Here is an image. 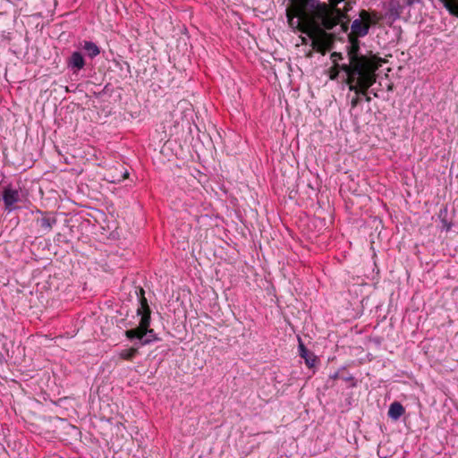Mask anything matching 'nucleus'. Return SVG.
<instances>
[{"instance_id": "obj_12", "label": "nucleus", "mask_w": 458, "mask_h": 458, "mask_svg": "<svg viewBox=\"0 0 458 458\" xmlns=\"http://www.w3.org/2000/svg\"><path fill=\"white\" fill-rule=\"evenodd\" d=\"M405 412L404 407L399 402H394L390 404L388 410V417L394 420H398Z\"/></svg>"}, {"instance_id": "obj_13", "label": "nucleus", "mask_w": 458, "mask_h": 458, "mask_svg": "<svg viewBox=\"0 0 458 458\" xmlns=\"http://www.w3.org/2000/svg\"><path fill=\"white\" fill-rule=\"evenodd\" d=\"M140 347L139 343H135L134 346L120 351L118 355L122 360L131 361L139 354Z\"/></svg>"}, {"instance_id": "obj_23", "label": "nucleus", "mask_w": 458, "mask_h": 458, "mask_svg": "<svg viewBox=\"0 0 458 458\" xmlns=\"http://www.w3.org/2000/svg\"><path fill=\"white\" fill-rule=\"evenodd\" d=\"M341 25V30L343 32H347L349 30V23H348V21H342L340 23Z\"/></svg>"}, {"instance_id": "obj_25", "label": "nucleus", "mask_w": 458, "mask_h": 458, "mask_svg": "<svg viewBox=\"0 0 458 458\" xmlns=\"http://www.w3.org/2000/svg\"><path fill=\"white\" fill-rule=\"evenodd\" d=\"M443 222H444V227L445 228V230L446 231L450 230L451 225L447 224L445 221H443Z\"/></svg>"}, {"instance_id": "obj_9", "label": "nucleus", "mask_w": 458, "mask_h": 458, "mask_svg": "<svg viewBox=\"0 0 458 458\" xmlns=\"http://www.w3.org/2000/svg\"><path fill=\"white\" fill-rule=\"evenodd\" d=\"M86 64L85 58L80 51H74L66 59L67 68L73 73L78 72L84 68Z\"/></svg>"}, {"instance_id": "obj_16", "label": "nucleus", "mask_w": 458, "mask_h": 458, "mask_svg": "<svg viewBox=\"0 0 458 458\" xmlns=\"http://www.w3.org/2000/svg\"><path fill=\"white\" fill-rule=\"evenodd\" d=\"M112 91H113V89H111V84L107 83V84L105 85V87L103 88L102 90H100V91H93L92 95L96 98H101L104 95H106L107 93H110Z\"/></svg>"}, {"instance_id": "obj_5", "label": "nucleus", "mask_w": 458, "mask_h": 458, "mask_svg": "<svg viewBox=\"0 0 458 458\" xmlns=\"http://www.w3.org/2000/svg\"><path fill=\"white\" fill-rule=\"evenodd\" d=\"M379 18L376 13H369L362 9L359 12V19H355L351 25V32L348 35L364 38L369 32L371 26L378 22Z\"/></svg>"}, {"instance_id": "obj_2", "label": "nucleus", "mask_w": 458, "mask_h": 458, "mask_svg": "<svg viewBox=\"0 0 458 458\" xmlns=\"http://www.w3.org/2000/svg\"><path fill=\"white\" fill-rule=\"evenodd\" d=\"M286 18L291 28L306 34L311 39L312 48L325 55L335 47L336 35L332 30L326 29L322 21L306 11H299L294 4H289L286 9Z\"/></svg>"}, {"instance_id": "obj_18", "label": "nucleus", "mask_w": 458, "mask_h": 458, "mask_svg": "<svg viewBox=\"0 0 458 458\" xmlns=\"http://www.w3.org/2000/svg\"><path fill=\"white\" fill-rule=\"evenodd\" d=\"M330 57H331V59H332V61L334 63L335 67L338 68V69H341V67L338 66L340 64L337 63V61L344 60V56H343L342 53H340V52H333L331 54Z\"/></svg>"}, {"instance_id": "obj_28", "label": "nucleus", "mask_w": 458, "mask_h": 458, "mask_svg": "<svg viewBox=\"0 0 458 458\" xmlns=\"http://www.w3.org/2000/svg\"><path fill=\"white\" fill-rule=\"evenodd\" d=\"M372 96H374L375 98H377V97H378V96H377V92H374V91H372Z\"/></svg>"}, {"instance_id": "obj_4", "label": "nucleus", "mask_w": 458, "mask_h": 458, "mask_svg": "<svg viewBox=\"0 0 458 458\" xmlns=\"http://www.w3.org/2000/svg\"><path fill=\"white\" fill-rule=\"evenodd\" d=\"M151 317L145 316L140 318L138 327L128 329L125 331V336L132 341L134 339L139 340V345L144 346L150 344L153 342L159 341L154 329L150 328Z\"/></svg>"}, {"instance_id": "obj_15", "label": "nucleus", "mask_w": 458, "mask_h": 458, "mask_svg": "<svg viewBox=\"0 0 458 458\" xmlns=\"http://www.w3.org/2000/svg\"><path fill=\"white\" fill-rule=\"evenodd\" d=\"M450 14L458 17V0H440Z\"/></svg>"}, {"instance_id": "obj_1", "label": "nucleus", "mask_w": 458, "mask_h": 458, "mask_svg": "<svg viewBox=\"0 0 458 458\" xmlns=\"http://www.w3.org/2000/svg\"><path fill=\"white\" fill-rule=\"evenodd\" d=\"M360 37L348 35L347 56L349 64L338 65L346 75L344 80L350 91L365 94L376 82V72L380 64L379 57L360 53Z\"/></svg>"}, {"instance_id": "obj_11", "label": "nucleus", "mask_w": 458, "mask_h": 458, "mask_svg": "<svg viewBox=\"0 0 458 458\" xmlns=\"http://www.w3.org/2000/svg\"><path fill=\"white\" fill-rule=\"evenodd\" d=\"M299 355L304 359L305 364L309 369H312L318 362V357L304 345L301 339H299Z\"/></svg>"}, {"instance_id": "obj_20", "label": "nucleus", "mask_w": 458, "mask_h": 458, "mask_svg": "<svg viewBox=\"0 0 458 458\" xmlns=\"http://www.w3.org/2000/svg\"><path fill=\"white\" fill-rule=\"evenodd\" d=\"M344 370H345V367H342L340 369L335 371L334 374L330 375L329 377L332 378V379L340 378L341 372L344 371Z\"/></svg>"}, {"instance_id": "obj_21", "label": "nucleus", "mask_w": 458, "mask_h": 458, "mask_svg": "<svg viewBox=\"0 0 458 458\" xmlns=\"http://www.w3.org/2000/svg\"><path fill=\"white\" fill-rule=\"evenodd\" d=\"M352 4L351 3L347 0L344 2V8H341L345 13H348V12H350L352 10Z\"/></svg>"}, {"instance_id": "obj_10", "label": "nucleus", "mask_w": 458, "mask_h": 458, "mask_svg": "<svg viewBox=\"0 0 458 458\" xmlns=\"http://www.w3.org/2000/svg\"><path fill=\"white\" fill-rule=\"evenodd\" d=\"M135 293L139 299V307L137 309V315L140 318L145 316L151 317V310L149 308L147 298L145 297V291L142 287L138 286L135 288Z\"/></svg>"}, {"instance_id": "obj_26", "label": "nucleus", "mask_w": 458, "mask_h": 458, "mask_svg": "<svg viewBox=\"0 0 458 458\" xmlns=\"http://www.w3.org/2000/svg\"><path fill=\"white\" fill-rule=\"evenodd\" d=\"M128 175H129V173L127 171H125L122 177H123V179H125L128 177Z\"/></svg>"}, {"instance_id": "obj_7", "label": "nucleus", "mask_w": 458, "mask_h": 458, "mask_svg": "<svg viewBox=\"0 0 458 458\" xmlns=\"http://www.w3.org/2000/svg\"><path fill=\"white\" fill-rule=\"evenodd\" d=\"M1 199L4 202V211L11 213L16 210L19 202H21V194L20 188H14L12 184L4 186L2 189Z\"/></svg>"}, {"instance_id": "obj_14", "label": "nucleus", "mask_w": 458, "mask_h": 458, "mask_svg": "<svg viewBox=\"0 0 458 458\" xmlns=\"http://www.w3.org/2000/svg\"><path fill=\"white\" fill-rule=\"evenodd\" d=\"M83 49L91 59L100 54V48L92 41H84Z\"/></svg>"}, {"instance_id": "obj_6", "label": "nucleus", "mask_w": 458, "mask_h": 458, "mask_svg": "<svg viewBox=\"0 0 458 458\" xmlns=\"http://www.w3.org/2000/svg\"><path fill=\"white\" fill-rule=\"evenodd\" d=\"M415 4H421V0H390L382 16V20L391 26L394 21L403 17L406 8L411 7Z\"/></svg>"}, {"instance_id": "obj_8", "label": "nucleus", "mask_w": 458, "mask_h": 458, "mask_svg": "<svg viewBox=\"0 0 458 458\" xmlns=\"http://www.w3.org/2000/svg\"><path fill=\"white\" fill-rule=\"evenodd\" d=\"M38 216L35 218L36 225L43 234L48 233L56 224V218L47 212L37 209L35 212Z\"/></svg>"}, {"instance_id": "obj_22", "label": "nucleus", "mask_w": 458, "mask_h": 458, "mask_svg": "<svg viewBox=\"0 0 458 458\" xmlns=\"http://www.w3.org/2000/svg\"><path fill=\"white\" fill-rule=\"evenodd\" d=\"M360 95H357L355 98H353L351 101L352 107L357 106L360 102Z\"/></svg>"}, {"instance_id": "obj_17", "label": "nucleus", "mask_w": 458, "mask_h": 458, "mask_svg": "<svg viewBox=\"0 0 458 458\" xmlns=\"http://www.w3.org/2000/svg\"><path fill=\"white\" fill-rule=\"evenodd\" d=\"M340 378L344 381L351 382L352 387H355L357 385L356 380L354 379L353 376H352L348 372H345V370L341 372Z\"/></svg>"}, {"instance_id": "obj_27", "label": "nucleus", "mask_w": 458, "mask_h": 458, "mask_svg": "<svg viewBox=\"0 0 458 458\" xmlns=\"http://www.w3.org/2000/svg\"><path fill=\"white\" fill-rule=\"evenodd\" d=\"M124 64L127 66V71L130 73V65L127 62H124Z\"/></svg>"}, {"instance_id": "obj_19", "label": "nucleus", "mask_w": 458, "mask_h": 458, "mask_svg": "<svg viewBox=\"0 0 458 458\" xmlns=\"http://www.w3.org/2000/svg\"><path fill=\"white\" fill-rule=\"evenodd\" d=\"M342 71L341 69H338V68H335V66L332 68L331 70V73H330V79L331 80H335L336 77L338 76V73L339 72Z\"/></svg>"}, {"instance_id": "obj_24", "label": "nucleus", "mask_w": 458, "mask_h": 458, "mask_svg": "<svg viewBox=\"0 0 458 458\" xmlns=\"http://www.w3.org/2000/svg\"><path fill=\"white\" fill-rule=\"evenodd\" d=\"M356 93V95H361L364 97L365 98V101L366 102H370L371 101V98L369 96H368V90L366 91L365 94H362V93H357L356 91H354Z\"/></svg>"}, {"instance_id": "obj_3", "label": "nucleus", "mask_w": 458, "mask_h": 458, "mask_svg": "<svg viewBox=\"0 0 458 458\" xmlns=\"http://www.w3.org/2000/svg\"><path fill=\"white\" fill-rule=\"evenodd\" d=\"M289 2L294 4L297 10L306 11L322 21V25L328 30H334L342 21L349 20L348 13L341 8L329 7L321 0H289Z\"/></svg>"}]
</instances>
